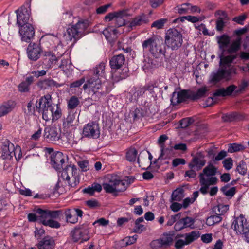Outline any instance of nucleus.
Listing matches in <instances>:
<instances>
[{"instance_id":"obj_1","label":"nucleus","mask_w":249,"mask_h":249,"mask_svg":"<svg viewBox=\"0 0 249 249\" xmlns=\"http://www.w3.org/2000/svg\"><path fill=\"white\" fill-rule=\"evenodd\" d=\"M236 56L234 55L220 56V68L216 72H213L210 76V81L213 83H217L222 79L229 80L232 75L236 74L235 68L232 65Z\"/></svg>"},{"instance_id":"obj_2","label":"nucleus","mask_w":249,"mask_h":249,"mask_svg":"<svg viewBox=\"0 0 249 249\" xmlns=\"http://www.w3.org/2000/svg\"><path fill=\"white\" fill-rule=\"evenodd\" d=\"M217 169L213 164L210 163L199 174V182L201 186L199 191L203 194L208 193L210 186L216 184L217 178L215 177Z\"/></svg>"},{"instance_id":"obj_3","label":"nucleus","mask_w":249,"mask_h":249,"mask_svg":"<svg viewBox=\"0 0 249 249\" xmlns=\"http://www.w3.org/2000/svg\"><path fill=\"white\" fill-rule=\"evenodd\" d=\"M108 182L103 183L105 191L108 193L117 194L125 191L128 184L126 180L121 179L116 175H109L107 177Z\"/></svg>"},{"instance_id":"obj_4","label":"nucleus","mask_w":249,"mask_h":249,"mask_svg":"<svg viewBox=\"0 0 249 249\" xmlns=\"http://www.w3.org/2000/svg\"><path fill=\"white\" fill-rule=\"evenodd\" d=\"M88 26L86 20H79L76 24L69 27L64 34V40L68 43L73 40L74 41L80 38L83 36V33Z\"/></svg>"},{"instance_id":"obj_5","label":"nucleus","mask_w":249,"mask_h":249,"mask_svg":"<svg viewBox=\"0 0 249 249\" xmlns=\"http://www.w3.org/2000/svg\"><path fill=\"white\" fill-rule=\"evenodd\" d=\"M183 43L182 35L180 32L175 28L168 29L165 35V43L168 48L177 50Z\"/></svg>"},{"instance_id":"obj_6","label":"nucleus","mask_w":249,"mask_h":249,"mask_svg":"<svg viewBox=\"0 0 249 249\" xmlns=\"http://www.w3.org/2000/svg\"><path fill=\"white\" fill-rule=\"evenodd\" d=\"M198 231H193L185 234L177 235L175 238V247L176 249H181L185 246L188 245L200 237Z\"/></svg>"},{"instance_id":"obj_7","label":"nucleus","mask_w":249,"mask_h":249,"mask_svg":"<svg viewBox=\"0 0 249 249\" xmlns=\"http://www.w3.org/2000/svg\"><path fill=\"white\" fill-rule=\"evenodd\" d=\"M143 51L149 52L153 56H156L162 52L161 41L156 36H152L142 43Z\"/></svg>"},{"instance_id":"obj_8","label":"nucleus","mask_w":249,"mask_h":249,"mask_svg":"<svg viewBox=\"0 0 249 249\" xmlns=\"http://www.w3.org/2000/svg\"><path fill=\"white\" fill-rule=\"evenodd\" d=\"M128 16L127 10H121L107 14L104 18L106 22H112L114 24L113 27H121L127 25L125 23L124 18Z\"/></svg>"},{"instance_id":"obj_9","label":"nucleus","mask_w":249,"mask_h":249,"mask_svg":"<svg viewBox=\"0 0 249 249\" xmlns=\"http://www.w3.org/2000/svg\"><path fill=\"white\" fill-rule=\"evenodd\" d=\"M61 176L71 187H75L79 183L77 170L74 166H68L62 171Z\"/></svg>"},{"instance_id":"obj_10","label":"nucleus","mask_w":249,"mask_h":249,"mask_svg":"<svg viewBox=\"0 0 249 249\" xmlns=\"http://www.w3.org/2000/svg\"><path fill=\"white\" fill-rule=\"evenodd\" d=\"M174 239L173 233L166 232L159 239L153 240L150 246L152 249L166 248L173 245Z\"/></svg>"},{"instance_id":"obj_11","label":"nucleus","mask_w":249,"mask_h":249,"mask_svg":"<svg viewBox=\"0 0 249 249\" xmlns=\"http://www.w3.org/2000/svg\"><path fill=\"white\" fill-rule=\"evenodd\" d=\"M248 85L249 82L245 80H243L239 85L238 89L237 90H235L237 87L234 85H232L227 87L226 89L220 88L217 89L213 93V95L214 96L222 97L229 96L231 95L234 91H235L236 93H241L246 89Z\"/></svg>"},{"instance_id":"obj_12","label":"nucleus","mask_w":249,"mask_h":249,"mask_svg":"<svg viewBox=\"0 0 249 249\" xmlns=\"http://www.w3.org/2000/svg\"><path fill=\"white\" fill-rule=\"evenodd\" d=\"M82 137L89 139H97L100 135V129L99 124L91 122L85 124L83 128Z\"/></svg>"},{"instance_id":"obj_13","label":"nucleus","mask_w":249,"mask_h":249,"mask_svg":"<svg viewBox=\"0 0 249 249\" xmlns=\"http://www.w3.org/2000/svg\"><path fill=\"white\" fill-rule=\"evenodd\" d=\"M231 228L236 232L238 235H241L246 231H249V221L243 214H240L239 216L235 217L232 225Z\"/></svg>"},{"instance_id":"obj_14","label":"nucleus","mask_w":249,"mask_h":249,"mask_svg":"<svg viewBox=\"0 0 249 249\" xmlns=\"http://www.w3.org/2000/svg\"><path fill=\"white\" fill-rule=\"evenodd\" d=\"M42 111V118L46 121L52 120L54 122L58 120L62 115V110L58 105L55 107L45 108L40 110Z\"/></svg>"},{"instance_id":"obj_15","label":"nucleus","mask_w":249,"mask_h":249,"mask_svg":"<svg viewBox=\"0 0 249 249\" xmlns=\"http://www.w3.org/2000/svg\"><path fill=\"white\" fill-rule=\"evenodd\" d=\"M103 80L99 77H92L83 85V88L84 90L89 89V92H93V95L97 92L99 94H101L98 91L102 88Z\"/></svg>"},{"instance_id":"obj_16","label":"nucleus","mask_w":249,"mask_h":249,"mask_svg":"<svg viewBox=\"0 0 249 249\" xmlns=\"http://www.w3.org/2000/svg\"><path fill=\"white\" fill-rule=\"evenodd\" d=\"M83 213L81 210L75 208L66 209L64 212L66 221L71 224L77 223L79 218H81Z\"/></svg>"},{"instance_id":"obj_17","label":"nucleus","mask_w":249,"mask_h":249,"mask_svg":"<svg viewBox=\"0 0 249 249\" xmlns=\"http://www.w3.org/2000/svg\"><path fill=\"white\" fill-rule=\"evenodd\" d=\"M205 155L201 152H198L193 157L188 164L189 168H195L196 171H199L206 164Z\"/></svg>"},{"instance_id":"obj_18","label":"nucleus","mask_w":249,"mask_h":249,"mask_svg":"<svg viewBox=\"0 0 249 249\" xmlns=\"http://www.w3.org/2000/svg\"><path fill=\"white\" fill-rule=\"evenodd\" d=\"M149 21L148 17L146 15L142 13L132 19L127 26L128 28V31H130L135 29L138 26L147 24Z\"/></svg>"},{"instance_id":"obj_19","label":"nucleus","mask_w":249,"mask_h":249,"mask_svg":"<svg viewBox=\"0 0 249 249\" xmlns=\"http://www.w3.org/2000/svg\"><path fill=\"white\" fill-rule=\"evenodd\" d=\"M15 146L9 141L5 140L2 142V157L5 160H10L13 159V152Z\"/></svg>"},{"instance_id":"obj_20","label":"nucleus","mask_w":249,"mask_h":249,"mask_svg":"<svg viewBox=\"0 0 249 249\" xmlns=\"http://www.w3.org/2000/svg\"><path fill=\"white\" fill-rule=\"evenodd\" d=\"M19 33L21 36V40L29 42L34 36V28L31 24H26L25 26L20 27Z\"/></svg>"},{"instance_id":"obj_21","label":"nucleus","mask_w":249,"mask_h":249,"mask_svg":"<svg viewBox=\"0 0 249 249\" xmlns=\"http://www.w3.org/2000/svg\"><path fill=\"white\" fill-rule=\"evenodd\" d=\"M71 236L74 242L87 241L90 238L88 230L83 228L75 229L71 232Z\"/></svg>"},{"instance_id":"obj_22","label":"nucleus","mask_w":249,"mask_h":249,"mask_svg":"<svg viewBox=\"0 0 249 249\" xmlns=\"http://www.w3.org/2000/svg\"><path fill=\"white\" fill-rule=\"evenodd\" d=\"M17 24L19 26L30 24L28 23L30 18V12L26 8H21L17 11Z\"/></svg>"},{"instance_id":"obj_23","label":"nucleus","mask_w":249,"mask_h":249,"mask_svg":"<svg viewBox=\"0 0 249 249\" xmlns=\"http://www.w3.org/2000/svg\"><path fill=\"white\" fill-rule=\"evenodd\" d=\"M61 134L56 127H47L44 129V137L50 141H56L60 138Z\"/></svg>"},{"instance_id":"obj_24","label":"nucleus","mask_w":249,"mask_h":249,"mask_svg":"<svg viewBox=\"0 0 249 249\" xmlns=\"http://www.w3.org/2000/svg\"><path fill=\"white\" fill-rule=\"evenodd\" d=\"M27 51L29 58L31 60L36 61L38 59L40 56L41 48L37 44L30 43L27 48Z\"/></svg>"},{"instance_id":"obj_25","label":"nucleus","mask_w":249,"mask_h":249,"mask_svg":"<svg viewBox=\"0 0 249 249\" xmlns=\"http://www.w3.org/2000/svg\"><path fill=\"white\" fill-rule=\"evenodd\" d=\"M64 161V156L61 152L57 151L51 157V164L56 170H59L62 168Z\"/></svg>"},{"instance_id":"obj_26","label":"nucleus","mask_w":249,"mask_h":249,"mask_svg":"<svg viewBox=\"0 0 249 249\" xmlns=\"http://www.w3.org/2000/svg\"><path fill=\"white\" fill-rule=\"evenodd\" d=\"M38 249H54L55 243L53 237L46 236L36 245Z\"/></svg>"},{"instance_id":"obj_27","label":"nucleus","mask_w":249,"mask_h":249,"mask_svg":"<svg viewBox=\"0 0 249 249\" xmlns=\"http://www.w3.org/2000/svg\"><path fill=\"white\" fill-rule=\"evenodd\" d=\"M36 107L39 109V110L53 107L52 104L51 96L50 94H47L41 97L36 102Z\"/></svg>"},{"instance_id":"obj_28","label":"nucleus","mask_w":249,"mask_h":249,"mask_svg":"<svg viewBox=\"0 0 249 249\" xmlns=\"http://www.w3.org/2000/svg\"><path fill=\"white\" fill-rule=\"evenodd\" d=\"M36 213L39 214V217L52 219L58 217L60 214L59 211L43 210L41 209H37Z\"/></svg>"},{"instance_id":"obj_29","label":"nucleus","mask_w":249,"mask_h":249,"mask_svg":"<svg viewBox=\"0 0 249 249\" xmlns=\"http://www.w3.org/2000/svg\"><path fill=\"white\" fill-rule=\"evenodd\" d=\"M34 81L33 76L27 77L25 81L21 82L18 86V91L22 93H26L30 91V86Z\"/></svg>"},{"instance_id":"obj_30","label":"nucleus","mask_w":249,"mask_h":249,"mask_svg":"<svg viewBox=\"0 0 249 249\" xmlns=\"http://www.w3.org/2000/svg\"><path fill=\"white\" fill-rule=\"evenodd\" d=\"M125 57L123 54L114 56L110 60V66L112 69H120L125 62Z\"/></svg>"},{"instance_id":"obj_31","label":"nucleus","mask_w":249,"mask_h":249,"mask_svg":"<svg viewBox=\"0 0 249 249\" xmlns=\"http://www.w3.org/2000/svg\"><path fill=\"white\" fill-rule=\"evenodd\" d=\"M63 84H60L52 79H47L42 81H39L38 84V87L41 89H45L53 87H60Z\"/></svg>"},{"instance_id":"obj_32","label":"nucleus","mask_w":249,"mask_h":249,"mask_svg":"<svg viewBox=\"0 0 249 249\" xmlns=\"http://www.w3.org/2000/svg\"><path fill=\"white\" fill-rule=\"evenodd\" d=\"M103 33L109 42H112L117 38V30L113 26H107L103 30Z\"/></svg>"},{"instance_id":"obj_33","label":"nucleus","mask_w":249,"mask_h":249,"mask_svg":"<svg viewBox=\"0 0 249 249\" xmlns=\"http://www.w3.org/2000/svg\"><path fill=\"white\" fill-rule=\"evenodd\" d=\"M187 97V93L185 91L174 92L171 98L172 104L176 105L184 101Z\"/></svg>"},{"instance_id":"obj_34","label":"nucleus","mask_w":249,"mask_h":249,"mask_svg":"<svg viewBox=\"0 0 249 249\" xmlns=\"http://www.w3.org/2000/svg\"><path fill=\"white\" fill-rule=\"evenodd\" d=\"M15 105L13 101H8L0 105V117L10 112L14 108Z\"/></svg>"},{"instance_id":"obj_35","label":"nucleus","mask_w":249,"mask_h":249,"mask_svg":"<svg viewBox=\"0 0 249 249\" xmlns=\"http://www.w3.org/2000/svg\"><path fill=\"white\" fill-rule=\"evenodd\" d=\"M105 63H100L96 67L94 70V75L92 77H99L100 79H105Z\"/></svg>"},{"instance_id":"obj_36","label":"nucleus","mask_w":249,"mask_h":249,"mask_svg":"<svg viewBox=\"0 0 249 249\" xmlns=\"http://www.w3.org/2000/svg\"><path fill=\"white\" fill-rule=\"evenodd\" d=\"M241 44V39L240 38H238L233 41L227 50V52L230 53L229 55H234L236 57L235 54L232 53H236L240 49Z\"/></svg>"},{"instance_id":"obj_37","label":"nucleus","mask_w":249,"mask_h":249,"mask_svg":"<svg viewBox=\"0 0 249 249\" xmlns=\"http://www.w3.org/2000/svg\"><path fill=\"white\" fill-rule=\"evenodd\" d=\"M173 147L164 148V146H161L160 148V154L159 157V159H166L170 158L174 155Z\"/></svg>"},{"instance_id":"obj_38","label":"nucleus","mask_w":249,"mask_h":249,"mask_svg":"<svg viewBox=\"0 0 249 249\" xmlns=\"http://www.w3.org/2000/svg\"><path fill=\"white\" fill-rule=\"evenodd\" d=\"M217 41L219 44V48L222 50L223 53L225 52V48L228 46L230 41V37L223 35L217 37Z\"/></svg>"},{"instance_id":"obj_39","label":"nucleus","mask_w":249,"mask_h":249,"mask_svg":"<svg viewBox=\"0 0 249 249\" xmlns=\"http://www.w3.org/2000/svg\"><path fill=\"white\" fill-rule=\"evenodd\" d=\"M39 221L43 225L46 226H49L51 228H59L60 227V223L54 219L49 218H42V217H39Z\"/></svg>"},{"instance_id":"obj_40","label":"nucleus","mask_w":249,"mask_h":249,"mask_svg":"<svg viewBox=\"0 0 249 249\" xmlns=\"http://www.w3.org/2000/svg\"><path fill=\"white\" fill-rule=\"evenodd\" d=\"M183 197V190L181 188H178L173 192L171 199L172 201H180Z\"/></svg>"},{"instance_id":"obj_41","label":"nucleus","mask_w":249,"mask_h":249,"mask_svg":"<svg viewBox=\"0 0 249 249\" xmlns=\"http://www.w3.org/2000/svg\"><path fill=\"white\" fill-rule=\"evenodd\" d=\"M245 148V146L241 143H233L229 144L228 151L230 153L236 152Z\"/></svg>"},{"instance_id":"obj_42","label":"nucleus","mask_w":249,"mask_h":249,"mask_svg":"<svg viewBox=\"0 0 249 249\" xmlns=\"http://www.w3.org/2000/svg\"><path fill=\"white\" fill-rule=\"evenodd\" d=\"M155 67L156 65L153 60L150 59H145L143 62L142 68L145 72L151 71Z\"/></svg>"},{"instance_id":"obj_43","label":"nucleus","mask_w":249,"mask_h":249,"mask_svg":"<svg viewBox=\"0 0 249 249\" xmlns=\"http://www.w3.org/2000/svg\"><path fill=\"white\" fill-rule=\"evenodd\" d=\"M222 218L220 215H213L206 219V224L208 226H211L220 222Z\"/></svg>"},{"instance_id":"obj_44","label":"nucleus","mask_w":249,"mask_h":249,"mask_svg":"<svg viewBox=\"0 0 249 249\" xmlns=\"http://www.w3.org/2000/svg\"><path fill=\"white\" fill-rule=\"evenodd\" d=\"M137 151L135 148H130L126 153L127 160L130 162L135 161L137 158Z\"/></svg>"},{"instance_id":"obj_45","label":"nucleus","mask_w":249,"mask_h":249,"mask_svg":"<svg viewBox=\"0 0 249 249\" xmlns=\"http://www.w3.org/2000/svg\"><path fill=\"white\" fill-rule=\"evenodd\" d=\"M176 10L179 14L189 13V3H186L178 5L176 8Z\"/></svg>"},{"instance_id":"obj_46","label":"nucleus","mask_w":249,"mask_h":249,"mask_svg":"<svg viewBox=\"0 0 249 249\" xmlns=\"http://www.w3.org/2000/svg\"><path fill=\"white\" fill-rule=\"evenodd\" d=\"M75 119V115L73 113H69L67 118L64 120L63 126L64 127L69 128L72 125V123Z\"/></svg>"},{"instance_id":"obj_47","label":"nucleus","mask_w":249,"mask_h":249,"mask_svg":"<svg viewBox=\"0 0 249 249\" xmlns=\"http://www.w3.org/2000/svg\"><path fill=\"white\" fill-rule=\"evenodd\" d=\"M166 22L167 19L166 18H161L153 22L151 27L152 28H155L157 29H160L163 28Z\"/></svg>"},{"instance_id":"obj_48","label":"nucleus","mask_w":249,"mask_h":249,"mask_svg":"<svg viewBox=\"0 0 249 249\" xmlns=\"http://www.w3.org/2000/svg\"><path fill=\"white\" fill-rule=\"evenodd\" d=\"M223 193L227 196L232 197L235 193V188L232 187L229 188L228 186H225L221 189Z\"/></svg>"},{"instance_id":"obj_49","label":"nucleus","mask_w":249,"mask_h":249,"mask_svg":"<svg viewBox=\"0 0 249 249\" xmlns=\"http://www.w3.org/2000/svg\"><path fill=\"white\" fill-rule=\"evenodd\" d=\"M79 101L76 96H72L68 102V107L70 109L75 108L79 104Z\"/></svg>"},{"instance_id":"obj_50","label":"nucleus","mask_w":249,"mask_h":249,"mask_svg":"<svg viewBox=\"0 0 249 249\" xmlns=\"http://www.w3.org/2000/svg\"><path fill=\"white\" fill-rule=\"evenodd\" d=\"M185 228H193V226L194 223V220L191 217H186L181 219Z\"/></svg>"},{"instance_id":"obj_51","label":"nucleus","mask_w":249,"mask_h":249,"mask_svg":"<svg viewBox=\"0 0 249 249\" xmlns=\"http://www.w3.org/2000/svg\"><path fill=\"white\" fill-rule=\"evenodd\" d=\"M13 156L17 161H18L22 157V153L21 147L18 145H16L13 152Z\"/></svg>"},{"instance_id":"obj_52","label":"nucleus","mask_w":249,"mask_h":249,"mask_svg":"<svg viewBox=\"0 0 249 249\" xmlns=\"http://www.w3.org/2000/svg\"><path fill=\"white\" fill-rule=\"evenodd\" d=\"M138 238L137 235H134L132 236L126 237L123 239V242L125 244L126 246L132 245L136 242Z\"/></svg>"},{"instance_id":"obj_53","label":"nucleus","mask_w":249,"mask_h":249,"mask_svg":"<svg viewBox=\"0 0 249 249\" xmlns=\"http://www.w3.org/2000/svg\"><path fill=\"white\" fill-rule=\"evenodd\" d=\"M43 55L46 57V59H48L50 63L57 61V58L50 51L45 52L43 53Z\"/></svg>"},{"instance_id":"obj_54","label":"nucleus","mask_w":249,"mask_h":249,"mask_svg":"<svg viewBox=\"0 0 249 249\" xmlns=\"http://www.w3.org/2000/svg\"><path fill=\"white\" fill-rule=\"evenodd\" d=\"M25 113L27 115H30L33 114L34 112V103L32 101L28 103L26 107L24 108Z\"/></svg>"},{"instance_id":"obj_55","label":"nucleus","mask_w":249,"mask_h":249,"mask_svg":"<svg viewBox=\"0 0 249 249\" xmlns=\"http://www.w3.org/2000/svg\"><path fill=\"white\" fill-rule=\"evenodd\" d=\"M193 119L190 118H186L180 121V125L182 128H185L193 123Z\"/></svg>"},{"instance_id":"obj_56","label":"nucleus","mask_w":249,"mask_h":249,"mask_svg":"<svg viewBox=\"0 0 249 249\" xmlns=\"http://www.w3.org/2000/svg\"><path fill=\"white\" fill-rule=\"evenodd\" d=\"M223 166L226 170L231 169L233 166L232 160L231 158L225 159L223 161Z\"/></svg>"},{"instance_id":"obj_57","label":"nucleus","mask_w":249,"mask_h":249,"mask_svg":"<svg viewBox=\"0 0 249 249\" xmlns=\"http://www.w3.org/2000/svg\"><path fill=\"white\" fill-rule=\"evenodd\" d=\"M227 19H222L218 18L216 22V28L218 31H221L226 23Z\"/></svg>"},{"instance_id":"obj_58","label":"nucleus","mask_w":249,"mask_h":249,"mask_svg":"<svg viewBox=\"0 0 249 249\" xmlns=\"http://www.w3.org/2000/svg\"><path fill=\"white\" fill-rule=\"evenodd\" d=\"M247 17V16L246 14H243L234 18L233 20L239 24L243 25L244 21L246 19Z\"/></svg>"},{"instance_id":"obj_59","label":"nucleus","mask_w":249,"mask_h":249,"mask_svg":"<svg viewBox=\"0 0 249 249\" xmlns=\"http://www.w3.org/2000/svg\"><path fill=\"white\" fill-rule=\"evenodd\" d=\"M207 92V89L205 87L199 89L195 94L196 98H200L205 96Z\"/></svg>"},{"instance_id":"obj_60","label":"nucleus","mask_w":249,"mask_h":249,"mask_svg":"<svg viewBox=\"0 0 249 249\" xmlns=\"http://www.w3.org/2000/svg\"><path fill=\"white\" fill-rule=\"evenodd\" d=\"M237 170L240 174H245L247 172L246 165L243 162L240 163L237 167Z\"/></svg>"},{"instance_id":"obj_61","label":"nucleus","mask_w":249,"mask_h":249,"mask_svg":"<svg viewBox=\"0 0 249 249\" xmlns=\"http://www.w3.org/2000/svg\"><path fill=\"white\" fill-rule=\"evenodd\" d=\"M201 240L205 243H209L212 241V234L207 233L203 234L201 237Z\"/></svg>"},{"instance_id":"obj_62","label":"nucleus","mask_w":249,"mask_h":249,"mask_svg":"<svg viewBox=\"0 0 249 249\" xmlns=\"http://www.w3.org/2000/svg\"><path fill=\"white\" fill-rule=\"evenodd\" d=\"M61 62L62 63L59 67L64 71L65 70V69H69L71 68V66L69 59H62L61 60Z\"/></svg>"},{"instance_id":"obj_63","label":"nucleus","mask_w":249,"mask_h":249,"mask_svg":"<svg viewBox=\"0 0 249 249\" xmlns=\"http://www.w3.org/2000/svg\"><path fill=\"white\" fill-rule=\"evenodd\" d=\"M190 170L186 171L185 177H188L190 178H195L196 176V173L195 168H190Z\"/></svg>"},{"instance_id":"obj_64","label":"nucleus","mask_w":249,"mask_h":249,"mask_svg":"<svg viewBox=\"0 0 249 249\" xmlns=\"http://www.w3.org/2000/svg\"><path fill=\"white\" fill-rule=\"evenodd\" d=\"M185 160L182 158H176L173 160L172 164L174 167H177L179 165H184Z\"/></svg>"}]
</instances>
